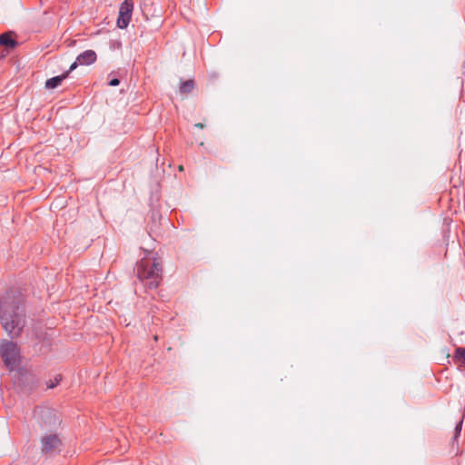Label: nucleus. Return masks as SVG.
<instances>
[{
	"label": "nucleus",
	"instance_id": "nucleus-1",
	"mask_svg": "<svg viewBox=\"0 0 465 465\" xmlns=\"http://www.w3.org/2000/svg\"><path fill=\"white\" fill-rule=\"evenodd\" d=\"M0 321L4 330L11 338L21 335L25 325V316L23 309L10 296L0 298Z\"/></svg>",
	"mask_w": 465,
	"mask_h": 465
},
{
	"label": "nucleus",
	"instance_id": "nucleus-2",
	"mask_svg": "<svg viewBox=\"0 0 465 465\" xmlns=\"http://www.w3.org/2000/svg\"><path fill=\"white\" fill-rule=\"evenodd\" d=\"M136 275L149 289L158 287L162 280V266L154 257L145 256L137 262Z\"/></svg>",
	"mask_w": 465,
	"mask_h": 465
},
{
	"label": "nucleus",
	"instance_id": "nucleus-3",
	"mask_svg": "<svg viewBox=\"0 0 465 465\" xmlns=\"http://www.w3.org/2000/svg\"><path fill=\"white\" fill-rule=\"evenodd\" d=\"M0 355L9 371H12L19 366L21 353L16 343L9 341H4L0 347Z\"/></svg>",
	"mask_w": 465,
	"mask_h": 465
},
{
	"label": "nucleus",
	"instance_id": "nucleus-4",
	"mask_svg": "<svg viewBox=\"0 0 465 465\" xmlns=\"http://www.w3.org/2000/svg\"><path fill=\"white\" fill-rule=\"evenodd\" d=\"M38 424L43 430H52L60 424V419L54 410L49 408H38L35 411Z\"/></svg>",
	"mask_w": 465,
	"mask_h": 465
},
{
	"label": "nucleus",
	"instance_id": "nucleus-5",
	"mask_svg": "<svg viewBox=\"0 0 465 465\" xmlns=\"http://www.w3.org/2000/svg\"><path fill=\"white\" fill-rule=\"evenodd\" d=\"M62 444V440L57 433H46L41 438V450L45 455H53Z\"/></svg>",
	"mask_w": 465,
	"mask_h": 465
},
{
	"label": "nucleus",
	"instance_id": "nucleus-6",
	"mask_svg": "<svg viewBox=\"0 0 465 465\" xmlns=\"http://www.w3.org/2000/svg\"><path fill=\"white\" fill-rule=\"evenodd\" d=\"M134 10V2L133 0H124L119 8V15L117 18V26L121 29H124L128 26L131 18L132 13Z\"/></svg>",
	"mask_w": 465,
	"mask_h": 465
},
{
	"label": "nucleus",
	"instance_id": "nucleus-7",
	"mask_svg": "<svg viewBox=\"0 0 465 465\" xmlns=\"http://www.w3.org/2000/svg\"><path fill=\"white\" fill-rule=\"evenodd\" d=\"M80 65H90L96 61V53L93 50H86L81 53L77 57Z\"/></svg>",
	"mask_w": 465,
	"mask_h": 465
},
{
	"label": "nucleus",
	"instance_id": "nucleus-8",
	"mask_svg": "<svg viewBox=\"0 0 465 465\" xmlns=\"http://www.w3.org/2000/svg\"><path fill=\"white\" fill-rule=\"evenodd\" d=\"M66 77L67 74L52 77L45 82V87L47 89H54L58 87Z\"/></svg>",
	"mask_w": 465,
	"mask_h": 465
},
{
	"label": "nucleus",
	"instance_id": "nucleus-9",
	"mask_svg": "<svg viewBox=\"0 0 465 465\" xmlns=\"http://www.w3.org/2000/svg\"><path fill=\"white\" fill-rule=\"evenodd\" d=\"M0 45L12 49L17 45V42L12 38L10 34L5 33L0 35Z\"/></svg>",
	"mask_w": 465,
	"mask_h": 465
},
{
	"label": "nucleus",
	"instance_id": "nucleus-10",
	"mask_svg": "<svg viewBox=\"0 0 465 465\" xmlns=\"http://www.w3.org/2000/svg\"><path fill=\"white\" fill-rule=\"evenodd\" d=\"M463 420H464V415L463 414H460V417L458 419V421L455 425V430H454V436H453V441H456L458 440V438L460 437V432H461V429H462V424H463Z\"/></svg>",
	"mask_w": 465,
	"mask_h": 465
},
{
	"label": "nucleus",
	"instance_id": "nucleus-11",
	"mask_svg": "<svg viewBox=\"0 0 465 465\" xmlns=\"http://www.w3.org/2000/svg\"><path fill=\"white\" fill-rule=\"evenodd\" d=\"M194 83L193 80H187L183 82L180 85V92L183 94H189L193 89Z\"/></svg>",
	"mask_w": 465,
	"mask_h": 465
},
{
	"label": "nucleus",
	"instance_id": "nucleus-12",
	"mask_svg": "<svg viewBox=\"0 0 465 465\" xmlns=\"http://www.w3.org/2000/svg\"><path fill=\"white\" fill-rule=\"evenodd\" d=\"M455 357L458 361H461V363H465V348H457Z\"/></svg>",
	"mask_w": 465,
	"mask_h": 465
},
{
	"label": "nucleus",
	"instance_id": "nucleus-13",
	"mask_svg": "<svg viewBox=\"0 0 465 465\" xmlns=\"http://www.w3.org/2000/svg\"><path fill=\"white\" fill-rule=\"evenodd\" d=\"M61 376L60 375H57L55 378H54V381H50L48 383H47V387L49 389H53L54 388L56 385H58V383L60 382L61 381Z\"/></svg>",
	"mask_w": 465,
	"mask_h": 465
},
{
	"label": "nucleus",
	"instance_id": "nucleus-14",
	"mask_svg": "<svg viewBox=\"0 0 465 465\" xmlns=\"http://www.w3.org/2000/svg\"><path fill=\"white\" fill-rule=\"evenodd\" d=\"M120 84L119 79L114 78L109 82V85L111 86H117Z\"/></svg>",
	"mask_w": 465,
	"mask_h": 465
},
{
	"label": "nucleus",
	"instance_id": "nucleus-15",
	"mask_svg": "<svg viewBox=\"0 0 465 465\" xmlns=\"http://www.w3.org/2000/svg\"><path fill=\"white\" fill-rule=\"evenodd\" d=\"M78 64H79V63H78V62H77V60H76L74 63H73V64H71V66H70V68H69V70H68V72H67L66 74H68L70 72H72L73 70H74V69L77 67V65H78Z\"/></svg>",
	"mask_w": 465,
	"mask_h": 465
},
{
	"label": "nucleus",
	"instance_id": "nucleus-16",
	"mask_svg": "<svg viewBox=\"0 0 465 465\" xmlns=\"http://www.w3.org/2000/svg\"><path fill=\"white\" fill-rule=\"evenodd\" d=\"M195 127L203 129L204 127V125H203V124L199 123V124H195Z\"/></svg>",
	"mask_w": 465,
	"mask_h": 465
},
{
	"label": "nucleus",
	"instance_id": "nucleus-17",
	"mask_svg": "<svg viewBox=\"0 0 465 465\" xmlns=\"http://www.w3.org/2000/svg\"><path fill=\"white\" fill-rule=\"evenodd\" d=\"M179 170H180V171H183V165H180V166H179Z\"/></svg>",
	"mask_w": 465,
	"mask_h": 465
}]
</instances>
